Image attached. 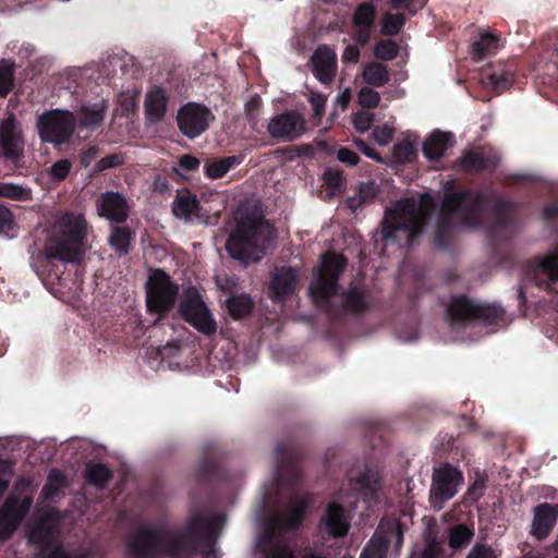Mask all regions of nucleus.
Listing matches in <instances>:
<instances>
[{"instance_id": "6ab92c4d", "label": "nucleus", "mask_w": 558, "mask_h": 558, "mask_svg": "<svg viewBox=\"0 0 558 558\" xmlns=\"http://www.w3.org/2000/svg\"><path fill=\"white\" fill-rule=\"evenodd\" d=\"M33 499L25 497L19 500L16 497H10L5 500L0 509V536L9 537L19 526L28 509Z\"/></svg>"}, {"instance_id": "ddd939ff", "label": "nucleus", "mask_w": 558, "mask_h": 558, "mask_svg": "<svg viewBox=\"0 0 558 558\" xmlns=\"http://www.w3.org/2000/svg\"><path fill=\"white\" fill-rule=\"evenodd\" d=\"M178 295V287L170 281V278L162 270H155L147 282L146 303L147 307L157 313L170 311Z\"/></svg>"}, {"instance_id": "a18cd8bd", "label": "nucleus", "mask_w": 558, "mask_h": 558, "mask_svg": "<svg viewBox=\"0 0 558 558\" xmlns=\"http://www.w3.org/2000/svg\"><path fill=\"white\" fill-rule=\"evenodd\" d=\"M13 65L7 60L0 61V96H5L13 84Z\"/></svg>"}, {"instance_id": "bb28decb", "label": "nucleus", "mask_w": 558, "mask_h": 558, "mask_svg": "<svg viewBox=\"0 0 558 558\" xmlns=\"http://www.w3.org/2000/svg\"><path fill=\"white\" fill-rule=\"evenodd\" d=\"M375 8L364 2L357 7L353 15L355 26L354 38L357 43L365 45L371 38V32L374 25Z\"/></svg>"}, {"instance_id": "09e8293b", "label": "nucleus", "mask_w": 558, "mask_h": 558, "mask_svg": "<svg viewBox=\"0 0 558 558\" xmlns=\"http://www.w3.org/2000/svg\"><path fill=\"white\" fill-rule=\"evenodd\" d=\"M442 555L441 545L437 541H426L422 548L413 551L412 558H440Z\"/></svg>"}, {"instance_id": "f257e3e1", "label": "nucleus", "mask_w": 558, "mask_h": 558, "mask_svg": "<svg viewBox=\"0 0 558 558\" xmlns=\"http://www.w3.org/2000/svg\"><path fill=\"white\" fill-rule=\"evenodd\" d=\"M225 523L223 517L204 511L191 513L181 531L168 524L142 529L130 541L132 558H183L194 549L205 558H218L214 543Z\"/></svg>"}, {"instance_id": "c85d7f7f", "label": "nucleus", "mask_w": 558, "mask_h": 558, "mask_svg": "<svg viewBox=\"0 0 558 558\" xmlns=\"http://www.w3.org/2000/svg\"><path fill=\"white\" fill-rule=\"evenodd\" d=\"M167 111V96L162 88L153 87L145 96V116L149 123L159 122Z\"/></svg>"}, {"instance_id": "dca6fc26", "label": "nucleus", "mask_w": 558, "mask_h": 558, "mask_svg": "<svg viewBox=\"0 0 558 558\" xmlns=\"http://www.w3.org/2000/svg\"><path fill=\"white\" fill-rule=\"evenodd\" d=\"M189 353L190 349L186 345H182L179 341H171L151 351L146 363L153 372H158L161 368L180 371L189 367L186 360Z\"/></svg>"}, {"instance_id": "72a5a7b5", "label": "nucleus", "mask_w": 558, "mask_h": 558, "mask_svg": "<svg viewBox=\"0 0 558 558\" xmlns=\"http://www.w3.org/2000/svg\"><path fill=\"white\" fill-rule=\"evenodd\" d=\"M362 78L369 86L381 87L388 83L390 73L387 65L372 61L364 66Z\"/></svg>"}, {"instance_id": "ea45409f", "label": "nucleus", "mask_w": 558, "mask_h": 558, "mask_svg": "<svg viewBox=\"0 0 558 558\" xmlns=\"http://www.w3.org/2000/svg\"><path fill=\"white\" fill-rule=\"evenodd\" d=\"M226 304L233 318H241L252 310V300L247 294H233L228 298Z\"/></svg>"}, {"instance_id": "4d7b16f0", "label": "nucleus", "mask_w": 558, "mask_h": 558, "mask_svg": "<svg viewBox=\"0 0 558 558\" xmlns=\"http://www.w3.org/2000/svg\"><path fill=\"white\" fill-rule=\"evenodd\" d=\"M14 228V218L12 211L4 205L0 204V234L10 236Z\"/></svg>"}, {"instance_id": "603ef678", "label": "nucleus", "mask_w": 558, "mask_h": 558, "mask_svg": "<svg viewBox=\"0 0 558 558\" xmlns=\"http://www.w3.org/2000/svg\"><path fill=\"white\" fill-rule=\"evenodd\" d=\"M372 135L378 145L386 146L392 141L395 136V128L392 124L385 123L375 128Z\"/></svg>"}, {"instance_id": "0e129e2a", "label": "nucleus", "mask_w": 558, "mask_h": 558, "mask_svg": "<svg viewBox=\"0 0 558 558\" xmlns=\"http://www.w3.org/2000/svg\"><path fill=\"white\" fill-rule=\"evenodd\" d=\"M260 98L259 97H253L247 104H246V114L250 121L254 122L258 118V110L260 107Z\"/></svg>"}, {"instance_id": "b1692460", "label": "nucleus", "mask_w": 558, "mask_h": 558, "mask_svg": "<svg viewBox=\"0 0 558 558\" xmlns=\"http://www.w3.org/2000/svg\"><path fill=\"white\" fill-rule=\"evenodd\" d=\"M343 499V492H339L338 500L332 501L327 506L326 514L323 519V524L326 526L328 533L333 537H340L348 533L350 527V517L344 511V505L339 501Z\"/></svg>"}, {"instance_id": "680f3d73", "label": "nucleus", "mask_w": 558, "mask_h": 558, "mask_svg": "<svg viewBox=\"0 0 558 558\" xmlns=\"http://www.w3.org/2000/svg\"><path fill=\"white\" fill-rule=\"evenodd\" d=\"M354 145L359 148L360 151H362L366 157L380 160L379 155L376 153V150L371 147L366 142H364L361 138H354L353 140Z\"/></svg>"}, {"instance_id": "bf43d9fd", "label": "nucleus", "mask_w": 558, "mask_h": 558, "mask_svg": "<svg viewBox=\"0 0 558 558\" xmlns=\"http://www.w3.org/2000/svg\"><path fill=\"white\" fill-rule=\"evenodd\" d=\"M13 475V466L7 460H0V498L7 490Z\"/></svg>"}, {"instance_id": "393cba45", "label": "nucleus", "mask_w": 558, "mask_h": 558, "mask_svg": "<svg viewBox=\"0 0 558 558\" xmlns=\"http://www.w3.org/2000/svg\"><path fill=\"white\" fill-rule=\"evenodd\" d=\"M98 213L110 221L122 222L128 216L126 201L118 192H106L98 199Z\"/></svg>"}, {"instance_id": "2eb2a0df", "label": "nucleus", "mask_w": 558, "mask_h": 558, "mask_svg": "<svg viewBox=\"0 0 558 558\" xmlns=\"http://www.w3.org/2000/svg\"><path fill=\"white\" fill-rule=\"evenodd\" d=\"M462 484L463 475L457 468L444 465L435 470L429 496L432 506L441 509L442 505L458 493Z\"/></svg>"}, {"instance_id": "864d4df0", "label": "nucleus", "mask_w": 558, "mask_h": 558, "mask_svg": "<svg viewBox=\"0 0 558 558\" xmlns=\"http://www.w3.org/2000/svg\"><path fill=\"white\" fill-rule=\"evenodd\" d=\"M404 24V17L401 14H387L383 22V32L387 35L398 34Z\"/></svg>"}, {"instance_id": "69168bd1", "label": "nucleus", "mask_w": 558, "mask_h": 558, "mask_svg": "<svg viewBox=\"0 0 558 558\" xmlns=\"http://www.w3.org/2000/svg\"><path fill=\"white\" fill-rule=\"evenodd\" d=\"M216 282L221 290L226 291H231L238 284L236 279L228 275H217Z\"/></svg>"}, {"instance_id": "c9c22d12", "label": "nucleus", "mask_w": 558, "mask_h": 558, "mask_svg": "<svg viewBox=\"0 0 558 558\" xmlns=\"http://www.w3.org/2000/svg\"><path fill=\"white\" fill-rule=\"evenodd\" d=\"M379 192L378 184L369 180L361 183L355 193L348 198V206L355 211L364 203L372 201Z\"/></svg>"}, {"instance_id": "f8f14e48", "label": "nucleus", "mask_w": 558, "mask_h": 558, "mask_svg": "<svg viewBox=\"0 0 558 558\" xmlns=\"http://www.w3.org/2000/svg\"><path fill=\"white\" fill-rule=\"evenodd\" d=\"M403 527L399 520H383L360 558H386L387 548L393 546L397 554L403 544Z\"/></svg>"}, {"instance_id": "37998d69", "label": "nucleus", "mask_w": 558, "mask_h": 558, "mask_svg": "<svg viewBox=\"0 0 558 558\" xmlns=\"http://www.w3.org/2000/svg\"><path fill=\"white\" fill-rule=\"evenodd\" d=\"M344 303L347 307L352 312H362L367 305V296L365 292L351 288L344 295Z\"/></svg>"}, {"instance_id": "412c9836", "label": "nucleus", "mask_w": 558, "mask_h": 558, "mask_svg": "<svg viewBox=\"0 0 558 558\" xmlns=\"http://www.w3.org/2000/svg\"><path fill=\"white\" fill-rule=\"evenodd\" d=\"M312 69L319 82L330 84L337 73L336 51L326 45L319 46L312 56Z\"/></svg>"}, {"instance_id": "de8ad7c7", "label": "nucleus", "mask_w": 558, "mask_h": 558, "mask_svg": "<svg viewBox=\"0 0 558 558\" xmlns=\"http://www.w3.org/2000/svg\"><path fill=\"white\" fill-rule=\"evenodd\" d=\"M357 102L363 108H376L380 102V94L369 85L360 89Z\"/></svg>"}, {"instance_id": "e433bc0d", "label": "nucleus", "mask_w": 558, "mask_h": 558, "mask_svg": "<svg viewBox=\"0 0 558 558\" xmlns=\"http://www.w3.org/2000/svg\"><path fill=\"white\" fill-rule=\"evenodd\" d=\"M198 207L195 195L190 193L179 194L172 205V211L177 218L190 220Z\"/></svg>"}, {"instance_id": "a878e982", "label": "nucleus", "mask_w": 558, "mask_h": 558, "mask_svg": "<svg viewBox=\"0 0 558 558\" xmlns=\"http://www.w3.org/2000/svg\"><path fill=\"white\" fill-rule=\"evenodd\" d=\"M499 162L498 154L492 148H480L464 153L461 166L468 171H480L495 168Z\"/></svg>"}, {"instance_id": "2f4dec72", "label": "nucleus", "mask_w": 558, "mask_h": 558, "mask_svg": "<svg viewBox=\"0 0 558 558\" xmlns=\"http://www.w3.org/2000/svg\"><path fill=\"white\" fill-rule=\"evenodd\" d=\"M501 46V39L489 31H482L480 38L472 45L471 53L473 58L483 59L495 53Z\"/></svg>"}, {"instance_id": "5fc2aeb1", "label": "nucleus", "mask_w": 558, "mask_h": 558, "mask_svg": "<svg viewBox=\"0 0 558 558\" xmlns=\"http://www.w3.org/2000/svg\"><path fill=\"white\" fill-rule=\"evenodd\" d=\"M125 162V155L123 153H113L102 157L96 165V171H104L107 169L117 168Z\"/></svg>"}, {"instance_id": "7c9ffc66", "label": "nucleus", "mask_w": 558, "mask_h": 558, "mask_svg": "<svg viewBox=\"0 0 558 558\" xmlns=\"http://www.w3.org/2000/svg\"><path fill=\"white\" fill-rule=\"evenodd\" d=\"M107 108L108 105L105 99L82 106L75 116L76 125L80 124L84 128H94L99 125L104 120Z\"/></svg>"}, {"instance_id": "3c124183", "label": "nucleus", "mask_w": 558, "mask_h": 558, "mask_svg": "<svg viewBox=\"0 0 558 558\" xmlns=\"http://www.w3.org/2000/svg\"><path fill=\"white\" fill-rule=\"evenodd\" d=\"M374 120V113L366 110H361L353 114L352 123L357 132L364 133L371 129Z\"/></svg>"}, {"instance_id": "20e7f679", "label": "nucleus", "mask_w": 558, "mask_h": 558, "mask_svg": "<svg viewBox=\"0 0 558 558\" xmlns=\"http://www.w3.org/2000/svg\"><path fill=\"white\" fill-rule=\"evenodd\" d=\"M226 229V250L231 258L243 264L259 262L275 238L272 226L257 217H234Z\"/></svg>"}, {"instance_id": "5701e85b", "label": "nucleus", "mask_w": 558, "mask_h": 558, "mask_svg": "<svg viewBox=\"0 0 558 558\" xmlns=\"http://www.w3.org/2000/svg\"><path fill=\"white\" fill-rule=\"evenodd\" d=\"M558 520V505L541 504L533 510L531 534L537 539L546 538Z\"/></svg>"}, {"instance_id": "7ed1b4c3", "label": "nucleus", "mask_w": 558, "mask_h": 558, "mask_svg": "<svg viewBox=\"0 0 558 558\" xmlns=\"http://www.w3.org/2000/svg\"><path fill=\"white\" fill-rule=\"evenodd\" d=\"M432 207L428 193L397 201L386 209L381 239L385 245L409 246L421 234Z\"/></svg>"}, {"instance_id": "a19ab883", "label": "nucleus", "mask_w": 558, "mask_h": 558, "mask_svg": "<svg viewBox=\"0 0 558 558\" xmlns=\"http://www.w3.org/2000/svg\"><path fill=\"white\" fill-rule=\"evenodd\" d=\"M132 233L128 228H114L109 238L110 245L120 254H126L130 250Z\"/></svg>"}, {"instance_id": "c756f323", "label": "nucleus", "mask_w": 558, "mask_h": 558, "mask_svg": "<svg viewBox=\"0 0 558 558\" xmlns=\"http://www.w3.org/2000/svg\"><path fill=\"white\" fill-rule=\"evenodd\" d=\"M452 144L453 137L450 133L435 131L425 141L423 153L428 160H438Z\"/></svg>"}, {"instance_id": "1a4fd4ad", "label": "nucleus", "mask_w": 558, "mask_h": 558, "mask_svg": "<svg viewBox=\"0 0 558 558\" xmlns=\"http://www.w3.org/2000/svg\"><path fill=\"white\" fill-rule=\"evenodd\" d=\"M59 520L58 511L54 509L46 511L39 522L29 529L28 542L38 547L40 558H84L82 555H68L59 546L56 536V525Z\"/></svg>"}, {"instance_id": "4be33fe9", "label": "nucleus", "mask_w": 558, "mask_h": 558, "mask_svg": "<svg viewBox=\"0 0 558 558\" xmlns=\"http://www.w3.org/2000/svg\"><path fill=\"white\" fill-rule=\"evenodd\" d=\"M299 282V274L294 268L281 267L276 269L270 280L271 299L281 302L291 296Z\"/></svg>"}, {"instance_id": "4468645a", "label": "nucleus", "mask_w": 558, "mask_h": 558, "mask_svg": "<svg viewBox=\"0 0 558 558\" xmlns=\"http://www.w3.org/2000/svg\"><path fill=\"white\" fill-rule=\"evenodd\" d=\"M214 119L215 116L208 107L193 101L182 106L177 114L178 126L189 138L202 135Z\"/></svg>"}, {"instance_id": "f3484780", "label": "nucleus", "mask_w": 558, "mask_h": 558, "mask_svg": "<svg viewBox=\"0 0 558 558\" xmlns=\"http://www.w3.org/2000/svg\"><path fill=\"white\" fill-rule=\"evenodd\" d=\"M0 147L8 159H17L24 150V140L20 123L13 113L0 122Z\"/></svg>"}, {"instance_id": "4c0bfd02", "label": "nucleus", "mask_w": 558, "mask_h": 558, "mask_svg": "<svg viewBox=\"0 0 558 558\" xmlns=\"http://www.w3.org/2000/svg\"><path fill=\"white\" fill-rule=\"evenodd\" d=\"M240 163V159L235 156L208 161L204 166L205 174L210 179H219L223 177L231 168Z\"/></svg>"}, {"instance_id": "a211bd4d", "label": "nucleus", "mask_w": 558, "mask_h": 558, "mask_svg": "<svg viewBox=\"0 0 558 558\" xmlns=\"http://www.w3.org/2000/svg\"><path fill=\"white\" fill-rule=\"evenodd\" d=\"M267 130L274 138L292 141L302 136L305 121L296 111L283 112L269 121Z\"/></svg>"}, {"instance_id": "c03bdc74", "label": "nucleus", "mask_w": 558, "mask_h": 558, "mask_svg": "<svg viewBox=\"0 0 558 558\" xmlns=\"http://www.w3.org/2000/svg\"><path fill=\"white\" fill-rule=\"evenodd\" d=\"M399 51L398 45L391 39H383L375 45V56L385 61L392 60L397 57Z\"/></svg>"}, {"instance_id": "423d86ee", "label": "nucleus", "mask_w": 558, "mask_h": 558, "mask_svg": "<svg viewBox=\"0 0 558 558\" xmlns=\"http://www.w3.org/2000/svg\"><path fill=\"white\" fill-rule=\"evenodd\" d=\"M484 217V195L480 192L452 193L445 196L436 230V245H446V236L452 229L477 228Z\"/></svg>"}, {"instance_id": "774afa93", "label": "nucleus", "mask_w": 558, "mask_h": 558, "mask_svg": "<svg viewBox=\"0 0 558 558\" xmlns=\"http://www.w3.org/2000/svg\"><path fill=\"white\" fill-rule=\"evenodd\" d=\"M360 58V49L355 45H348L342 53L343 62H356Z\"/></svg>"}, {"instance_id": "9d476101", "label": "nucleus", "mask_w": 558, "mask_h": 558, "mask_svg": "<svg viewBox=\"0 0 558 558\" xmlns=\"http://www.w3.org/2000/svg\"><path fill=\"white\" fill-rule=\"evenodd\" d=\"M75 128V114L64 109L46 111L37 120V131L40 140L53 145L68 143Z\"/></svg>"}, {"instance_id": "f704fd0d", "label": "nucleus", "mask_w": 558, "mask_h": 558, "mask_svg": "<svg viewBox=\"0 0 558 558\" xmlns=\"http://www.w3.org/2000/svg\"><path fill=\"white\" fill-rule=\"evenodd\" d=\"M66 486L65 476L58 470H52L47 478L41 496L44 499L53 501L60 498L64 493L63 489Z\"/></svg>"}, {"instance_id": "e2e57ef3", "label": "nucleus", "mask_w": 558, "mask_h": 558, "mask_svg": "<svg viewBox=\"0 0 558 558\" xmlns=\"http://www.w3.org/2000/svg\"><path fill=\"white\" fill-rule=\"evenodd\" d=\"M338 159L347 165L354 166L359 162V156L349 148H341L338 151Z\"/></svg>"}, {"instance_id": "aec40b11", "label": "nucleus", "mask_w": 558, "mask_h": 558, "mask_svg": "<svg viewBox=\"0 0 558 558\" xmlns=\"http://www.w3.org/2000/svg\"><path fill=\"white\" fill-rule=\"evenodd\" d=\"M526 277L539 286H548L551 282L558 281V247L549 251L535 263L530 264Z\"/></svg>"}, {"instance_id": "9b49d317", "label": "nucleus", "mask_w": 558, "mask_h": 558, "mask_svg": "<svg viewBox=\"0 0 558 558\" xmlns=\"http://www.w3.org/2000/svg\"><path fill=\"white\" fill-rule=\"evenodd\" d=\"M180 313L199 332L211 336L217 331L216 319L195 288L185 290Z\"/></svg>"}, {"instance_id": "473e14b6", "label": "nucleus", "mask_w": 558, "mask_h": 558, "mask_svg": "<svg viewBox=\"0 0 558 558\" xmlns=\"http://www.w3.org/2000/svg\"><path fill=\"white\" fill-rule=\"evenodd\" d=\"M481 81L485 86H489L500 93L509 88L513 81V73L505 68H497L492 71L484 72Z\"/></svg>"}, {"instance_id": "79ce46f5", "label": "nucleus", "mask_w": 558, "mask_h": 558, "mask_svg": "<svg viewBox=\"0 0 558 558\" xmlns=\"http://www.w3.org/2000/svg\"><path fill=\"white\" fill-rule=\"evenodd\" d=\"M473 537V531L465 525H457L450 530L449 545L453 549L465 546Z\"/></svg>"}, {"instance_id": "6e6552de", "label": "nucleus", "mask_w": 558, "mask_h": 558, "mask_svg": "<svg viewBox=\"0 0 558 558\" xmlns=\"http://www.w3.org/2000/svg\"><path fill=\"white\" fill-rule=\"evenodd\" d=\"M347 266L341 255L326 253L320 258L315 279L310 286V295L317 305H327L338 291V279Z\"/></svg>"}, {"instance_id": "58836bf2", "label": "nucleus", "mask_w": 558, "mask_h": 558, "mask_svg": "<svg viewBox=\"0 0 558 558\" xmlns=\"http://www.w3.org/2000/svg\"><path fill=\"white\" fill-rule=\"evenodd\" d=\"M85 476L89 484L101 488L111 478V473L105 464L88 463L85 468Z\"/></svg>"}, {"instance_id": "0eeeda50", "label": "nucleus", "mask_w": 558, "mask_h": 558, "mask_svg": "<svg viewBox=\"0 0 558 558\" xmlns=\"http://www.w3.org/2000/svg\"><path fill=\"white\" fill-rule=\"evenodd\" d=\"M502 315L500 306L473 302L464 296L453 298L448 307L450 328L456 333L454 339L459 340L466 339L461 332L472 333L482 325H496Z\"/></svg>"}, {"instance_id": "052dcab7", "label": "nucleus", "mask_w": 558, "mask_h": 558, "mask_svg": "<svg viewBox=\"0 0 558 558\" xmlns=\"http://www.w3.org/2000/svg\"><path fill=\"white\" fill-rule=\"evenodd\" d=\"M466 558H498V556L490 547L476 544Z\"/></svg>"}, {"instance_id": "13d9d810", "label": "nucleus", "mask_w": 558, "mask_h": 558, "mask_svg": "<svg viewBox=\"0 0 558 558\" xmlns=\"http://www.w3.org/2000/svg\"><path fill=\"white\" fill-rule=\"evenodd\" d=\"M72 165L68 159H61L50 167L49 173L53 180L61 181L68 177Z\"/></svg>"}, {"instance_id": "f03ea898", "label": "nucleus", "mask_w": 558, "mask_h": 558, "mask_svg": "<svg viewBox=\"0 0 558 558\" xmlns=\"http://www.w3.org/2000/svg\"><path fill=\"white\" fill-rule=\"evenodd\" d=\"M87 222L83 215L63 213L53 217L46 231L43 251L33 268L47 286L61 280V265L80 263L87 250Z\"/></svg>"}, {"instance_id": "39448f33", "label": "nucleus", "mask_w": 558, "mask_h": 558, "mask_svg": "<svg viewBox=\"0 0 558 558\" xmlns=\"http://www.w3.org/2000/svg\"><path fill=\"white\" fill-rule=\"evenodd\" d=\"M312 501L308 494L292 496L288 506L269 520L265 532L257 538L256 554L262 558H295L283 534L300 526Z\"/></svg>"}, {"instance_id": "6e6d98bb", "label": "nucleus", "mask_w": 558, "mask_h": 558, "mask_svg": "<svg viewBox=\"0 0 558 558\" xmlns=\"http://www.w3.org/2000/svg\"><path fill=\"white\" fill-rule=\"evenodd\" d=\"M3 196L12 199H28L31 191L22 185L3 183Z\"/></svg>"}, {"instance_id": "cd10ccee", "label": "nucleus", "mask_w": 558, "mask_h": 558, "mask_svg": "<svg viewBox=\"0 0 558 558\" xmlns=\"http://www.w3.org/2000/svg\"><path fill=\"white\" fill-rule=\"evenodd\" d=\"M350 486L352 493L364 501L374 499L379 489V477L371 470H365L361 474L350 476Z\"/></svg>"}, {"instance_id": "338daca9", "label": "nucleus", "mask_w": 558, "mask_h": 558, "mask_svg": "<svg viewBox=\"0 0 558 558\" xmlns=\"http://www.w3.org/2000/svg\"><path fill=\"white\" fill-rule=\"evenodd\" d=\"M310 101L313 106L314 112L316 116H320L323 113L326 97L323 94H311Z\"/></svg>"}, {"instance_id": "49530a36", "label": "nucleus", "mask_w": 558, "mask_h": 558, "mask_svg": "<svg viewBox=\"0 0 558 558\" xmlns=\"http://www.w3.org/2000/svg\"><path fill=\"white\" fill-rule=\"evenodd\" d=\"M414 150V145L409 140H403L397 143L392 148L393 160L398 163L407 162L411 160Z\"/></svg>"}, {"instance_id": "8fccbe9b", "label": "nucleus", "mask_w": 558, "mask_h": 558, "mask_svg": "<svg viewBox=\"0 0 558 558\" xmlns=\"http://www.w3.org/2000/svg\"><path fill=\"white\" fill-rule=\"evenodd\" d=\"M324 181L327 185L328 193L335 195L341 191L343 184V177L339 170L328 169L324 173Z\"/></svg>"}]
</instances>
